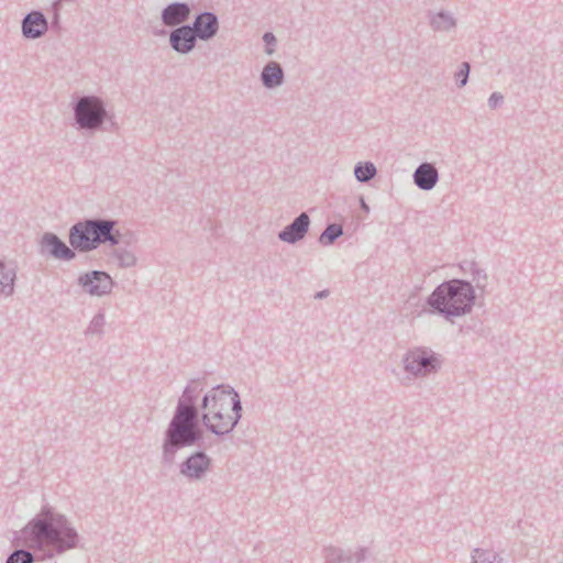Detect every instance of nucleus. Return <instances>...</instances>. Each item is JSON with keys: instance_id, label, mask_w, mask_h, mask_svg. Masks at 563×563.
<instances>
[{"instance_id": "obj_13", "label": "nucleus", "mask_w": 563, "mask_h": 563, "mask_svg": "<svg viewBox=\"0 0 563 563\" xmlns=\"http://www.w3.org/2000/svg\"><path fill=\"white\" fill-rule=\"evenodd\" d=\"M49 24L41 10H32L21 21V32L25 40H37L45 35Z\"/></svg>"}, {"instance_id": "obj_26", "label": "nucleus", "mask_w": 563, "mask_h": 563, "mask_svg": "<svg viewBox=\"0 0 563 563\" xmlns=\"http://www.w3.org/2000/svg\"><path fill=\"white\" fill-rule=\"evenodd\" d=\"M104 323H106L104 312L99 311L90 320V322H89V324H88V327H87V329L85 331V334L86 335H90V334L100 335V334H102L103 333Z\"/></svg>"}, {"instance_id": "obj_8", "label": "nucleus", "mask_w": 563, "mask_h": 563, "mask_svg": "<svg viewBox=\"0 0 563 563\" xmlns=\"http://www.w3.org/2000/svg\"><path fill=\"white\" fill-rule=\"evenodd\" d=\"M77 285L85 294L91 297H103L112 292L115 283L109 273L92 269L79 274Z\"/></svg>"}, {"instance_id": "obj_11", "label": "nucleus", "mask_w": 563, "mask_h": 563, "mask_svg": "<svg viewBox=\"0 0 563 563\" xmlns=\"http://www.w3.org/2000/svg\"><path fill=\"white\" fill-rule=\"evenodd\" d=\"M371 555L372 552L367 547H358L354 552L333 545L323 549L324 563H362Z\"/></svg>"}, {"instance_id": "obj_14", "label": "nucleus", "mask_w": 563, "mask_h": 563, "mask_svg": "<svg viewBox=\"0 0 563 563\" xmlns=\"http://www.w3.org/2000/svg\"><path fill=\"white\" fill-rule=\"evenodd\" d=\"M197 36L189 24H183L169 32V46L178 54L187 55L197 45Z\"/></svg>"}, {"instance_id": "obj_30", "label": "nucleus", "mask_w": 563, "mask_h": 563, "mask_svg": "<svg viewBox=\"0 0 563 563\" xmlns=\"http://www.w3.org/2000/svg\"><path fill=\"white\" fill-rule=\"evenodd\" d=\"M487 103L490 109H497L504 103V96L500 92H493Z\"/></svg>"}, {"instance_id": "obj_28", "label": "nucleus", "mask_w": 563, "mask_h": 563, "mask_svg": "<svg viewBox=\"0 0 563 563\" xmlns=\"http://www.w3.org/2000/svg\"><path fill=\"white\" fill-rule=\"evenodd\" d=\"M263 41L265 43L264 52L269 56L273 55L276 51V36L272 32H265L263 35Z\"/></svg>"}, {"instance_id": "obj_4", "label": "nucleus", "mask_w": 563, "mask_h": 563, "mask_svg": "<svg viewBox=\"0 0 563 563\" xmlns=\"http://www.w3.org/2000/svg\"><path fill=\"white\" fill-rule=\"evenodd\" d=\"M115 225L117 221L112 219H82L70 227L69 244L75 252L79 253H89L102 244L117 246L121 242V233Z\"/></svg>"}, {"instance_id": "obj_3", "label": "nucleus", "mask_w": 563, "mask_h": 563, "mask_svg": "<svg viewBox=\"0 0 563 563\" xmlns=\"http://www.w3.org/2000/svg\"><path fill=\"white\" fill-rule=\"evenodd\" d=\"M475 289L471 282L460 278L445 280L428 296L430 313L453 322L454 318L470 313L475 305Z\"/></svg>"}, {"instance_id": "obj_23", "label": "nucleus", "mask_w": 563, "mask_h": 563, "mask_svg": "<svg viewBox=\"0 0 563 563\" xmlns=\"http://www.w3.org/2000/svg\"><path fill=\"white\" fill-rule=\"evenodd\" d=\"M377 174L376 166L372 162H358L354 166V176L360 183H368Z\"/></svg>"}, {"instance_id": "obj_27", "label": "nucleus", "mask_w": 563, "mask_h": 563, "mask_svg": "<svg viewBox=\"0 0 563 563\" xmlns=\"http://www.w3.org/2000/svg\"><path fill=\"white\" fill-rule=\"evenodd\" d=\"M470 71H471L470 63L468 62L461 63L459 70L454 74L456 86L459 88H462L467 84Z\"/></svg>"}, {"instance_id": "obj_29", "label": "nucleus", "mask_w": 563, "mask_h": 563, "mask_svg": "<svg viewBox=\"0 0 563 563\" xmlns=\"http://www.w3.org/2000/svg\"><path fill=\"white\" fill-rule=\"evenodd\" d=\"M52 11H53L52 21L48 24H49L52 30L59 31L60 30V22H59V11H60V9H58V4L57 3H53L52 4Z\"/></svg>"}, {"instance_id": "obj_5", "label": "nucleus", "mask_w": 563, "mask_h": 563, "mask_svg": "<svg viewBox=\"0 0 563 563\" xmlns=\"http://www.w3.org/2000/svg\"><path fill=\"white\" fill-rule=\"evenodd\" d=\"M74 120L79 130L96 132L103 128L109 115L103 100L97 96L78 97L71 103Z\"/></svg>"}, {"instance_id": "obj_16", "label": "nucleus", "mask_w": 563, "mask_h": 563, "mask_svg": "<svg viewBox=\"0 0 563 563\" xmlns=\"http://www.w3.org/2000/svg\"><path fill=\"white\" fill-rule=\"evenodd\" d=\"M191 7L187 2L175 1L168 3L161 12V20L165 26L178 27L186 24L190 18Z\"/></svg>"}, {"instance_id": "obj_7", "label": "nucleus", "mask_w": 563, "mask_h": 563, "mask_svg": "<svg viewBox=\"0 0 563 563\" xmlns=\"http://www.w3.org/2000/svg\"><path fill=\"white\" fill-rule=\"evenodd\" d=\"M240 398L239 393L230 385L219 384L211 387L201 398L199 411H229L233 409V401Z\"/></svg>"}, {"instance_id": "obj_1", "label": "nucleus", "mask_w": 563, "mask_h": 563, "mask_svg": "<svg viewBox=\"0 0 563 563\" xmlns=\"http://www.w3.org/2000/svg\"><path fill=\"white\" fill-rule=\"evenodd\" d=\"M202 390L201 378L190 379L183 389L174 415L163 433L162 465L172 466L178 451L197 445L202 440L200 421L208 432L219 438L229 435L239 424L243 411L241 398L233 401V409L229 411L200 412L197 399Z\"/></svg>"}, {"instance_id": "obj_22", "label": "nucleus", "mask_w": 563, "mask_h": 563, "mask_svg": "<svg viewBox=\"0 0 563 563\" xmlns=\"http://www.w3.org/2000/svg\"><path fill=\"white\" fill-rule=\"evenodd\" d=\"M343 227L338 223H329L319 236V243L328 246L332 245L339 238L343 235Z\"/></svg>"}, {"instance_id": "obj_33", "label": "nucleus", "mask_w": 563, "mask_h": 563, "mask_svg": "<svg viewBox=\"0 0 563 563\" xmlns=\"http://www.w3.org/2000/svg\"><path fill=\"white\" fill-rule=\"evenodd\" d=\"M165 33H166L165 30H159V31L154 32L155 35H164Z\"/></svg>"}, {"instance_id": "obj_24", "label": "nucleus", "mask_w": 563, "mask_h": 563, "mask_svg": "<svg viewBox=\"0 0 563 563\" xmlns=\"http://www.w3.org/2000/svg\"><path fill=\"white\" fill-rule=\"evenodd\" d=\"M112 256L118 261V265L121 268H131L136 265L137 260L135 254L128 249H114L112 252Z\"/></svg>"}, {"instance_id": "obj_20", "label": "nucleus", "mask_w": 563, "mask_h": 563, "mask_svg": "<svg viewBox=\"0 0 563 563\" xmlns=\"http://www.w3.org/2000/svg\"><path fill=\"white\" fill-rule=\"evenodd\" d=\"M429 24L434 32H449L456 26V19L448 11L428 12Z\"/></svg>"}, {"instance_id": "obj_19", "label": "nucleus", "mask_w": 563, "mask_h": 563, "mask_svg": "<svg viewBox=\"0 0 563 563\" xmlns=\"http://www.w3.org/2000/svg\"><path fill=\"white\" fill-rule=\"evenodd\" d=\"M16 266L12 262L0 260V295L9 297L14 291Z\"/></svg>"}, {"instance_id": "obj_31", "label": "nucleus", "mask_w": 563, "mask_h": 563, "mask_svg": "<svg viewBox=\"0 0 563 563\" xmlns=\"http://www.w3.org/2000/svg\"><path fill=\"white\" fill-rule=\"evenodd\" d=\"M360 207L364 212H366V213L369 212V206L366 203V201L363 197H360Z\"/></svg>"}, {"instance_id": "obj_25", "label": "nucleus", "mask_w": 563, "mask_h": 563, "mask_svg": "<svg viewBox=\"0 0 563 563\" xmlns=\"http://www.w3.org/2000/svg\"><path fill=\"white\" fill-rule=\"evenodd\" d=\"M472 563H504V559L497 552L476 548L472 554Z\"/></svg>"}, {"instance_id": "obj_10", "label": "nucleus", "mask_w": 563, "mask_h": 563, "mask_svg": "<svg viewBox=\"0 0 563 563\" xmlns=\"http://www.w3.org/2000/svg\"><path fill=\"white\" fill-rule=\"evenodd\" d=\"M212 459L203 451L191 452L180 464L179 474L188 481H200L211 470Z\"/></svg>"}, {"instance_id": "obj_17", "label": "nucleus", "mask_w": 563, "mask_h": 563, "mask_svg": "<svg viewBox=\"0 0 563 563\" xmlns=\"http://www.w3.org/2000/svg\"><path fill=\"white\" fill-rule=\"evenodd\" d=\"M415 185L424 191L433 189L439 181V172L432 163H421L412 175Z\"/></svg>"}, {"instance_id": "obj_2", "label": "nucleus", "mask_w": 563, "mask_h": 563, "mask_svg": "<svg viewBox=\"0 0 563 563\" xmlns=\"http://www.w3.org/2000/svg\"><path fill=\"white\" fill-rule=\"evenodd\" d=\"M24 548L13 550L5 563H34L52 560L76 549L80 536L66 515L44 504L15 538Z\"/></svg>"}, {"instance_id": "obj_15", "label": "nucleus", "mask_w": 563, "mask_h": 563, "mask_svg": "<svg viewBox=\"0 0 563 563\" xmlns=\"http://www.w3.org/2000/svg\"><path fill=\"white\" fill-rule=\"evenodd\" d=\"M310 217L307 212H301L282 231L278 232V239L288 244H296L301 241L309 231Z\"/></svg>"}, {"instance_id": "obj_21", "label": "nucleus", "mask_w": 563, "mask_h": 563, "mask_svg": "<svg viewBox=\"0 0 563 563\" xmlns=\"http://www.w3.org/2000/svg\"><path fill=\"white\" fill-rule=\"evenodd\" d=\"M461 271L472 277L476 288L484 290L487 285V274L475 261H463L460 263Z\"/></svg>"}, {"instance_id": "obj_9", "label": "nucleus", "mask_w": 563, "mask_h": 563, "mask_svg": "<svg viewBox=\"0 0 563 563\" xmlns=\"http://www.w3.org/2000/svg\"><path fill=\"white\" fill-rule=\"evenodd\" d=\"M38 253L44 257L71 262L76 258V252L68 246L57 234L45 232L38 241Z\"/></svg>"}, {"instance_id": "obj_32", "label": "nucleus", "mask_w": 563, "mask_h": 563, "mask_svg": "<svg viewBox=\"0 0 563 563\" xmlns=\"http://www.w3.org/2000/svg\"><path fill=\"white\" fill-rule=\"evenodd\" d=\"M329 296V290L328 289H324V290H321V291H318L316 295H314V298L316 299H322V298H325Z\"/></svg>"}, {"instance_id": "obj_12", "label": "nucleus", "mask_w": 563, "mask_h": 563, "mask_svg": "<svg viewBox=\"0 0 563 563\" xmlns=\"http://www.w3.org/2000/svg\"><path fill=\"white\" fill-rule=\"evenodd\" d=\"M198 40L208 42L219 32V18L214 12L203 11L195 16L189 24Z\"/></svg>"}, {"instance_id": "obj_6", "label": "nucleus", "mask_w": 563, "mask_h": 563, "mask_svg": "<svg viewBox=\"0 0 563 563\" xmlns=\"http://www.w3.org/2000/svg\"><path fill=\"white\" fill-rule=\"evenodd\" d=\"M404 369L415 376L424 377L437 373L441 367V361L437 354L427 347H415L405 353L402 357Z\"/></svg>"}, {"instance_id": "obj_18", "label": "nucleus", "mask_w": 563, "mask_h": 563, "mask_svg": "<svg viewBox=\"0 0 563 563\" xmlns=\"http://www.w3.org/2000/svg\"><path fill=\"white\" fill-rule=\"evenodd\" d=\"M261 82L266 89H275L285 81V71L278 62H268L261 71Z\"/></svg>"}, {"instance_id": "obj_34", "label": "nucleus", "mask_w": 563, "mask_h": 563, "mask_svg": "<svg viewBox=\"0 0 563 563\" xmlns=\"http://www.w3.org/2000/svg\"><path fill=\"white\" fill-rule=\"evenodd\" d=\"M111 128H113V129H115V128H117L115 122L111 121Z\"/></svg>"}]
</instances>
